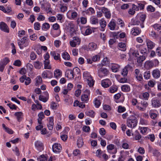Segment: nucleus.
<instances>
[{
  "instance_id": "obj_50",
  "label": "nucleus",
  "mask_w": 161,
  "mask_h": 161,
  "mask_svg": "<svg viewBox=\"0 0 161 161\" xmlns=\"http://www.w3.org/2000/svg\"><path fill=\"white\" fill-rule=\"evenodd\" d=\"M127 154L124 153L120 155V156L118 159V161H125L126 158Z\"/></svg>"
},
{
  "instance_id": "obj_61",
  "label": "nucleus",
  "mask_w": 161,
  "mask_h": 161,
  "mask_svg": "<svg viewBox=\"0 0 161 161\" xmlns=\"http://www.w3.org/2000/svg\"><path fill=\"white\" fill-rule=\"evenodd\" d=\"M140 123L142 125H147L148 124V122L147 120L141 118L140 119Z\"/></svg>"
},
{
  "instance_id": "obj_36",
  "label": "nucleus",
  "mask_w": 161,
  "mask_h": 161,
  "mask_svg": "<svg viewBox=\"0 0 161 161\" xmlns=\"http://www.w3.org/2000/svg\"><path fill=\"white\" fill-rule=\"evenodd\" d=\"M155 111H156V110H151L149 112L150 117L153 119L156 118L157 116V114L155 112Z\"/></svg>"
},
{
  "instance_id": "obj_60",
  "label": "nucleus",
  "mask_w": 161,
  "mask_h": 161,
  "mask_svg": "<svg viewBox=\"0 0 161 161\" xmlns=\"http://www.w3.org/2000/svg\"><path fill=\"white\" fill-rule=\"evenodd\" d=\"M50 72L49 70H45L43 72L42 74V76L43 78H47V73Z\"/></svg>"
},
{
  "instance_id": "obj_34",
  "label": "nucleus",
  "mask_w": 161,
  "mask_h": 161,
  "mask_svg": "<svg viewBox=\"0 0 161 161\" xmlns=\"http://www.w3.org/2000/svg\"><path fill=\"white\" fill-rule=\"evenodd\" d=\"M37 122L39 124H42V119L44 118V115L43 112L40 113L38 115Z\"/></svg>"
},
{
  "instance_id": "obj_20",
  "label": "nucleus",
  "mask_w": 161,
  "mask_h": 161,
  "mask_svg": "<svg viewBox=\"0 0 161 161\" xmlns=\"http://www.w3.org/2000/svg\"><path fill=\"white\" fill-rule=\"evenodd\" d=\"M53 117H50L48 118V124H47V127L49 130H51L53 129Z\"/></svg>"
},
{
  "instance_id": "obj_63",
  "label": "nucleus",
  "mask_w": 161,
  "mask_h": 161,
  "mask_svg": "<svg viewBox=\"0 0 161 161\" xmlns=\"http://www.w3.org/2000/svg\"><path fill=\"white\" fill-rule=\"evenodd\" d=\"M37 159L38 161H47V158L44 155H42Z\"/></svg>"
},
{
  "instance_id": "obj_16",
  "label": "nucleus",
  "mask_w": 161,
  "mask_h": 161,
  "mask_svg": "<svg viewBox=\"0 0 161 161\" xmlns=\"http://www.w3.org/2000/svg\"><path fill=\"white\" fill-rule=\"evenodd\" d=\"M160 70L158 69H153L152 72L153 77L155 79H158L160 77Z\"/></svg>"
},
{
  "instance_id": "obj_46",
  "label": "nucleus",
  "mask_w": 161,
  "mask_h": 161,
  "mask_svg": "<svg viewBox=\"0 0 161 161\" xmlns=\"http://www.w3.org/2000/svg\"><path fill=\"white\" fill-rule=\"evenodd\" d=\"M49 60H44V68L45 69H51V67L49 64Z\"/></svg>"
},
{
  "instance_id": "obj_18",
  "label": "nucleus",
  "mask_w": 161,
  "mask_h": 161,
  "mask_svg": "<svg viewBox=\"0 0 161 161\" xmlns=\"http://www.w3.org/2000/svg\"><path fill=\"white\" fill-rule=\"evenodd\" d=\"M65 76L70 79H73L74 77V71L72 69H68L65 73Z\"/></svg>"
},
{
  "instance_id": "obj_45",
  "label": "nucleus",
  "mask_w": 161,
  "mask_h": 161,
  "mask_svg": "<svg viewBox=\"0 0 161 161\" xmlns=\"http://www.w3.org/2000/svg\"><path fill=\"white\" fill-rule=\"evenodd\" d=\"M14 115L17 117L18 121L19 122L21 120V117L23 116V113L21 112H17L14 114Z\"/></svg>"
},
{
  "instance_id": "obj_5",
  "label": "nucleus",
  "mask_w": 161,
  "mask_h": 161,
  "mask_svg": "<svg viewBox=\"0 0 161 161\" xmlns=\"http://www.w3.org/2000/svg\"><path fill=\"white\" fill-rule=\"evenodd\" d=\"M53 27L54 30L58 31L57 32L55 31L53 32V36L56 37L58 36L61 33L60 30H59L60 27L59 25L57 23H55L53 25Z\"/></svg>"
},
{
  "instance_id": "obj_7",
  "label": "nucleus",
  "mask_w": 161,
  "mask_h": 161,
  "mask_svg": "<svg viewBox=\"0 0 161 161\" xmlns=\"http://www.w3.org/2000/svg\"><path fill=\"white\" fill-rule=\"evenodd\" d=\"M81 42V39L78 37H74L73 40L69 42L70 46L72 47H75L77 45H80Z\"/></svg>"
},
{
  "instance_id": "obj_23",
  "label": "nucleus",
  "mask_w": 161,
  "mask_h": 161,
  "mask_svg": "<svg viewBox=\"0 0 161 161\" xmlns=\"http://www.w3.org/2000/svg\"><path fill=\"white\" fill-rule=\"evenodd\" d=\"M141 30L137 27H135L131 29V33L134 36H136L141 33Z\"/></svg>"
},
{
  "instance_id": "obj_54",
  "label": "nucleus",
  "mask_w": 161,
  "mask_h": 161,
  "mask_svg": "<svg viewBox=\"0 0 161 161\" xmlns=\"http://www.w3.org/2000/svg\"><path fill=\"white\" fill-rule=\"evenodd\" d=\"M94 103L96 107L98 108L100 105L101 103L99 100H98L97 98H95L94 101Z\"/></svg>"
},
{
  "instance_id": "obj_6",
  "label": "nucleus",
  "mask_w": 161,
  "mask_h": 161,
  "mask_svg": "<svg viewBox=\"0 0 161 161\" xmlns=\"http://www.w3.org/2000/svg\"><path fill=\"white\" fill-rule=\"evenodd\" d=\"M85 93L81 95V99L82 101L84 103H87L88 102L89 98L88 97L90 94V91L89 90H86L85 92Z\"/></svg>"
},
{
  "instance_id": "obj_27",
  "label": "nucleus",
  "mask_w": 161,
  "mask_h": 161,
  "mask_svg": "<svg viewBox=\"0 0 161 161\" xmlns=\"http://www.w3.org/2000/svg\"><path fill=\"white\" fill-rule=\"evenodd\" d=\"M97 48V45L96 44L93 42L90 43L88 45L89 50L93 51L95 50Z\"/></svg>"
},
{
  "instance_id": "obj_1",
  "label": "nucleus",
  "mask_w": 161,
  "mask_h": 161,
  "mask_svg": "<svg viewBox=\"0 0 161 161\" xmlns=\"http://www.w3.org/2000/svg\"><path fill=\"white\" fill-rule=\"evenodd\" d=\"M83 76L86 80V82L88 85L90 87H92L94 85L95 80H94L90 75V73L87 71H85L83 73Z\"/></svg>"
},
{
  "instance_id": "obj_21",
  "label": "nucleus",
  "mask_w": 161,
  "mask_h": 161,
  "mask_svg": "<svg viewBox=\"0 0 161 161\" xmlns=\"http://www.w3.org/2000/svg\"><path fill=\"white\" fill-rule=\"evenodd\" d=\"M99 24L101 26V31H104L107 25L106 22L105 20L104 19L102 18L99 21Z\"/></svg>"
},
{
  "instance_id": "obj_14",
  "label": "nucleus",
  "mask_w": 161,
  "mask_h": 161,
  "mask_svg": "<svg viewBox=\"0 0 161 161\" xmlns=\"http://www.w3.org/2000/svg\"><path fill=\"white\" fill-rule=\"evenodd\" d=\"M111 84V82L108 79H106L103 80L101 81L102 86L104 88L108 87Z\"/></svg>"
},
{
  "instance_id": "obj_56",
  "label": "nucleus",
  "mask_w": 161,
  "mask_h": 161,
  "mask_svg": "<svg viewBox=\"0 0 161 161\" xmlns=\"http://www.w3.org/2000/svg\"><path fill=\"white\" fill-rule=\"evenodd\" d=\"M150 76V71H147L144 73V77L145 79L147 80L149 79Z\"/></svg>"
},
{
  "instance_id": "obj_39",
  "label": "nucleus",
  "mask_w": 161,
  "mask_h": 161,
  "mask_svg": "<svg viewBox=\"0 0 161 161\" xmlns=\"http://www.w3.org/2000/svg\"><path fill=\"white\" fill-rule=\"evenodd\" d=\"M62 58L66 60H68L70 58L69 54L66 52H64L62 54Z\"/></svg>"
},
{
  "instance_id": "obj_62",
  "label": "nucleus",
  "mask_w": 161,
  "mask_h": 161,
  "mask_svg": "<svg viewBox=\"0 0 161 161\" xmlns=\"http://www.w3.org/2000/svg\"><path fill=\"white\" fill-rule=\"evenodd\" d=\"M138 19H137L136 18V19L135 20H132V23L133 25H138L139 24L140 25L141 23L138 20Z\"/></svg>"
},
{
  "instance_id": "obj_4",
  "label": "nucleus",
  "mask_w": 161,
  "mask_h": 161,
  "mask_svg": "<svg viewBox=\"0 0 161 161\" xmlns=\"http://www.w3.org/2000/svg\"><path fill=\"white\" fill-rule=\"evenodd\" d=\"M137 121L135 119L128 118L126 121L127 125L131 128H134L137 125Z\"/></svg>"
},
{
  "instance_id": "obj_12",
  "label": "nucleus",
  "mask_w": 161,
  "mask_h": 161,
  "mask_svg": "<svg viewBox=\"0 0 161 161\" xmlns=\"http://www.w3.org/2000/svg\"><path fill=\"white\" fill-rule=\"evenodd\" d=\"M62 147L61 145L58 143H55L52 146L53 151L56 153H60Z\"/></svg>"
},
{
  "instance_id": "obj_8",
  "label": "nucleus",
  "mask_w": 161,
  "mask_h": 161,
  "mask_svg": "<svg viewBox=\"0 0 161 161\" xmlns=\"http://www.w3.org/2000/svg\"><path fill=\"white\" fill-rule=\"evenodd\" d=\"M74 27L75 25L72 22H70L68 23L67 29L68 30V32H69V34H70L71 36L73 35L75 32Z\"/></svg>"
},
{
  "instance_id": "obj_40",
  "label": "nucleus",
  "mask_w": 161,
  "mask_h": 161,
  "mask_svg": "<svg viewBox=\"0 0 161 161\" xmlns=\"http://www.w3.org/2000/svg\"><path fill=\"white\" fill-rule=\"evenodd\" d=\"M121 89L123 91L127 92L130 91V87L128 85H125L122 86Z\"/></svg>"
},
{
  "instance_id": "obj_43",
  "label": "nucleus",
  "mask_w": 161,
  "mask_h": 161,
  "mask_svg": "<svg viewBox=\"0 0 161 161\" xmlns=\"http://www.w3.org/2000/svg\"><path fill=\"white\" fill-rule=\"evenodd\" d=\"M90 22L92 24H98V20L97 18L92 17L90 19Z\"/></svg>"
},
{
  "instance_id": "obj_47",
  "label": "nucleus",
  "mask_w": 161,
  "mask_h": 161,
  "mask_svg": "<svg viewBox=\"0 0 161 161\" xmlns=\"http://www.w3.org/2000/svg\"><path fill=\"white\" fill-rule=\"evenodd\" d=\"M118 90V87L116 86H112L108 89L109 91L111 93H114Z\"/></svg>"
},
{
  "instance_id": "obj_58",
  "label": "nucleus",
  "mask_w": 161,
  "mask_h": 161,
  "mask_svg": "<svg viewBox=\"0 0 161 161\" xmlns=\"http://www.w3.org/2000/svg\"><path fill=\"white\" fill-rule=\"evenodd\" d=\"M41 25L39 23L36 22L34 24V28L35 30H38L40 29Z\"/></svg>"
},
{
  "instance_id": "obj_10",
  "label": "nucleus",
  "mask_w": 161,
  "mask_h": 161,
  "mask_svg": "<svg viewBox=\"0 0 161 161\" xmlns=\"http://www.w3.org/2000/svg\"><path fill=\"white\" fill-rule=\"evenodd\" d=\"M136 18L137 19H139L142 21V22H141L140 24V26L142 28H144V26L143 22L146 19V15L145 14H138Z\"/></svg>"
},
{
  "instance_id": "obj_44",
  "label": "nucleus",
  "mask_w": 161,
  "mask_h": 161,
  "mask_svg": "<svg viewBox=\"0 0 161 161\" xmlns=\"http://www.w3.org/2000/svg\"><path fill=\"white\" fill-rule=\"evenodd\" d=\"M85 113L86 115L89 116L92 118L94 117L95 115L94 111L91 110L87 111Z\"/></svg>"
},
{
  "instance_id": "obj_3",
  "label": "nucleus",
  "mask_w": 161,
  "mask_h": 161,
  "mask_svg": "<svg viewBox=\"0 0 161 161\" xmlns=\"http://www.w3.org/2000/svg\"><path fill=\"white\" fill-rule=\"evenodd\" d=\"M18 44L20 49H22L24 47H26L28 45L27 37L24 36L20 40H19Z\"/></svg>"
},
{
  "instance_id": "obj_22",
  "label": "nucleus",
  "mask_w": 161,
  "mask_h": 161,
  "mask_svg": "<svg viewBox=\"0 0 161 161\" xmlns=\"http://www.w3.org/2000/svg\"><path fill=\"white\" fill-rule=\"evenodd\" d=\"M35 146L39 151H41L43 149V144L40 141H36L35 143Z\"/></svg>"
},
{
  "instance_id": "obj_35",
  "label": "nucleus",
  "mask_w": 161,
  "mask_h": 161,
  "mask_svg": "<svg viewBox=\"0 0 161 161\" xmlns=\"http://www.w3.org/2000/svg\"><path fill=\"white\" fill-rule=\"evenodd\" d=\"M119 49L122 51H125L126 49L125 44L123 42H120L118 44Z\"/></svg>"
},
{
  "instance_id": "obj_31",
  "label": "nucleus",
  "mask_w": 161,
  "mask_h": 161,
  "mask_svg": "<svg viewBox=\"0 0 161 161\" xmlns=\"http://www.w3.org/2000/svg\"><path fill=\"white\" fill-rule=\"evenodd\" d=\"M82 30L85 31V34L86 35H88L92 33V28L88 26L87 27H84L82 28Z\"/></svg>"
},
{
  "instance_id": "obj_19",
  "label": "nucleus",
  "mask_w": 161,
  "mask_h": 161,
  "mask_svg": "<svg viewBox=\"0 0 161 161\" xmlns=\"http://www.w3.org/2000/svg\"><path fill=\"white\" fill-rule=\"evenodd\" d=\"M0 29L5 32L7 33L9 32V30L7 25L3 22H1L0 23Z\"/></svg>"
},
{
  "instance_id": "obj_29",
  "label": "nucleus",
  "mask_w": 161,
  "mask_h": 161,
  "mask_svg": "<svg viewBox=\"0 0 161 161\" xmlns=\"http://www.w3.org/2000/svg\"><path fill=\"white\" fill-rule=\"evenodd\" d=\"M107 149L108 150L111 151L114 150L113 153L115 154L117 152V149L113 144H110L107 146Z\"/></svg>"
},
{
  "instance_id": "obj_41",
  "label": "nucleus",
  "mask_w": 161,
  "mask_h": 161,
  "mask_svg": "<svg viewBox=\"0 0 161 161\" xmlns=\"http://www.w3.org/2000/svg\"><path fill=\"white\" fill-rule=\"evenodd\" d=\"M140 53L143 54V55H145L147 54V48L145 47L141 46L140 48Z\"/></svg>"
},
{
  "instance_id": "obj_11",
  "label": "nucleus",
  "mask_w": 161,
  "mask_h": 161,
  "mask_svg": "<svg viewBox=\"0 0 161 161\" xmlns=\"http://www.w3.org/2000/svg\"><path fill=\"white\" fill-rule=\"evenodd\" d=\"M77 13L72 10H69L67 13V17L70 19H74L77 17Z\"/></svg>"
},
{
  "instance_id": "obj_64",
  "label": "nucleus",
  "mask_w": 161,
  "mask_h": 161,
  "mask_svg": "<svg viewBox=\"0 0 161 161\" xmlns=\"http://www.w3.org/2000/svg\"><path fill=\"white\" fill-rule=\"evenodd\" d=\"M155 8L152 5H149L147 7V10L148 11L153 12L155 10Z\"/></svg>"
},
{
  "instance_id": "obj_2",
  "label": "nucleus",
  "mask_w": 161,
  "mask_h": 161,
  "mask_svg": "<svg viewBox=\"0 0 161 161\" xmlns=\"http://www.w3.org/2000/svg\"><path fill=\"white\" fill-rule=\"evenodd\" d=\"M109 74V71L106 68H100L98 70L97 75L100 78L107 76Z\"/></svg>"
},
{
  "instance_id": "obj_55",
  "label": "nucleus",
  "mask_w": 161,
  "mask_h": 161,
  "mask_svg": "<svg viewBox=\"0 0 161 161\" xmlns=\"http://www.w3.org/2000/svg\"><path fill=\"white\" fill-rule=\"evenodd\" d=\"M126 110L125 107L122 106H119L118 107V112L119 113H121L124 112Z\"/></svg>"
},
{
  "instance_id": "obj_9",
  "label": "nucleus",
  "mask_w": 161,
  "mask_h": 161,
  "mask_svg": "<svg viewBox=\"0 0 161 161\" xmlns=\"http://www.w3.org/2000/svg\"><path fill=\"white\" fill-rule=\"evenodd\" d=\"M9 62L8 58L6 57L0 62V71L3 72L5 66Z\"/></svg>"
},
{
  "instance_id": "obj_57",
  "label": "nucleus",
  "mask_w": 161,
  "mask_h": 161,
  "mask_svg": "<svg viewBox=\"0 0 161 161\" xmlns=\"http://www.w3.org/2000/svg\"><path fill=\"white\" fill-rule=\"evenodd\" d=\"M63 15L61 14H58L57 15V19L59 21V22L62 23L63 22Z\"/></svg>"
},
{
  "instance_id": "obj_15",
  "label": "nucleus",
  "mask_w": 161,
  "mask_h": 161,
  "mask_svg": "<svg viewBox=\"0 0 161 161\" xmlns=\"http://www.w3.org/2000/svg\"><path fill=\"white\" fill-rule=\"evenodd\" d=\"M135 76L136 79L139 81H142L143 80L142 75L139 69H136L135 70Z\"/></svg>"
},
{
  "instance_id": "obj_24",
  "label": "nucleus",
  "mask_w": 161,
  "mask_h": 161,
  "mask_svg": "<svg viewBox=\"0 0 161 161\" xmlns=\"http://www.w3.org/2000/svg\"><path fill=\"white\" fill-rule=\"evenodd\" d=\"M145 68L148 69H149L153 67V64L151 61H147L144 64Z\"/></svg>"
},
{
  "instance_id": "obj_33",
  "label": "nucleus",
  "mask_w": 161,
  "mask_h": 161,
  "mask_svg": "<svg viewBox=\"0 0 161 161\" xmlns=\"http://www.w3.org/2000/svg\"><path fill=\"white\" fill-rule=\"evenodd\" d=\"M2 127L3 129L8 133L10 134H12L13 133V131L12 129L6 126L4 124H2Z\"/></svg>"
},
{
  "instance_id": "obj_42",
  "label": "nucleus",
  "mask_w": 161,
  "mask_h": 161,
  "mask_svg": "<svg viewBox=\"0 0 161 161\" xmlns=\"http://www.w3.org/2000/svg\"><path fill=\"white\" fill-rule=\"evenodd\" d=\"M62 72L59 69H57L54 72V76L56 78H58L61 76Z\"/></svg>"
},
{
  "instance_id": "obj_26",
  "label": "nucleus",
  "mask_w": 161,
  "mask_h": 161,
  "mask_svg": "<svg viewBox=\"0 0 161 161\" xmlns=\"http://www.w3.org/2000/svg\"><path fill=\"white\" fill-rule=\"evenodd\" d=\"M108 26L110 30H114L116 28V23L114 19H112L109 23Z\"/></svg>"
},
{
  "instance_id": "obj_49",
  "label": "nucleus",
  "mask_w": 161,
  "mask_h": 161,
  "mask_svg": "<svg viewBox=\"0 0 161 161\" xmlns=\"http://www.w3.org/2000/svg\"><path fill=\"white\" fill-rule=\"evenodd\" d=\"M50 27L49 24L47 23L43 24L42 26V29L43 30H46L48 29Z\"/></svg>"
},
{
  "instance_id": "obj_17",
  "label": "nucleus",
  "mask_w": 161,
  "mask_h": 161,
  "mask_svg": "<svg viewBox=\"0 0 161 161\" xmlns=\"http://www.w3.org/2000/svg\"><path fill=\"white\" fill-rule=\"evenodd\" d=\"M102 12L104 14L105 17L108 19H110L111 16V14L110 11L107 8L103 7L101 9Z\"/></svg>"
},
{
  "instance_id": "obj_52",
  "label": "nucleus",
  "mask_w": 161,
  "mask_h": 161,
  "mask_svg": "<svg viewBox=\"0 0 161 161\" xmlns=\"http://www.w3.org/2000/svg\"><path fill=\"white\" fill-rule=\"evenodd\" d=\"M39 99L40 100L45 103L48 100L49 98L47 97H45L43 95H40L39 96Z\"/></svg>"
},
{
  "instance_id": "obj_38",
  "label": "nucleus",
  "mask_w": 161,
  "mask_h": 161,
  "mask_svg": "<svg viewBox=\"0 0 161 161\" xmlns=\"http://www.w3.org/2000/svg\"><path fill=\"white\" fill-rule=\"evenodd\" d=\"M33 65L36 69H40L41 68L42 65V64L39 61H37L34 62L33 63Z\"/></svg>"
},
{
  "instance_id": "obj_25",
  "label": "nucleus",
  "mask_w": 161,
  "mask_h": 161,
  "mask_svg": "<svg viewBox=\"0 0 161 161\" xmlns=\"http://www.w3.org/2000/svg\"><path fill=\"white\" fill-rule=\"evenodd\" d=\"M146 43L147 48L149 49H153L155 46V44L149 39L146 40Z\"/></svg>"
},
{
  "instance_id": "obj_30",
  "label": "nucleus",
  "mask_w": 161,
  "mask_h": 161,
  "mask_svg": "<svg viewBox=\"0 0 161 161\" xmlns=\"http://www.w3.org/2000/svg\"><path fill=\"white\" fill-rule=\"evenodd\" d=\"M120 68V66L117 64H113L111 66V69L113 72H118Z\"/></svg>"
},
{
  "instance_id": "obj_51",
  "label": "nucleus",
  "mask_w": 161,
  "mask_h": 161,
  "mask_svg": "<svg viewBox=\"0 0 161 161\" xmlns=\"http://www.w3.org/2000/svg\"><path fill=\"white\" fill-rule=\"evenodd\" d=\"M153 28L158 31H161V25H160L156 24L153 25Z\"/></svg>"
},
{
  "instance_id": "obj_53",
  "label": "nucleus",
  "mask_w": 161,
  "mask_h": 161,
  "mask_svg": "<svg viewBox=\"0 0 161 161\" xmlns=\"http://www.w3.org/2000/svg\"><path fill=\"white\" fill-rule=\"evenodd\" d=\"M37 56L34 52L32 51L30 54V59L33 60H35L37 58Z\"/></svg>"
},
{
  "instance_id": "obj_13",
  "label": "nucleus",
  "mask_w": 161,
  "mask_h": 161,
  "mask_svg": "<svg viewBox=\"0 0 161 161\" xmlns=\"http://www.w3.org/2000/svg\"><path fill=\"white\" fill-rule=\"evenodd\" d=\"M151 103L152 107L154 108H159L161 105L160 101L154 98L152 99Z\"/></svg>"
},
{
  "instance_id": "obj_28",
  "label": "nucleus",
  "mask_w": 161,
  "mask_h": 161,
  "mask_svg": "<svg viewBox=\"0 0 161 161\" xmlns=\"http://www.w3.org/2000/svg\"><path fill=\"white\" fill-rule=\"evenodd\" d=\"M146 56L144 55L140 56L136 58V62L138 64H142V62L146 59Z\"/></svg>"
},
{
  "instance_id": "obj_48",
  "label": "nucleus",
  "mask_w": 161,
  "mask_h": 161,
  "mask_svg": "<svg viewBox=\"0 0 161 161\" xmlns=\"http://www.w3.org/2000/svg\"><path fill=\"white\" fill-rule=\"evenodd\" d=\"M59 6V8L61 12L64 13L67 10V7L66 6L62 4H60Z\"/></svg>"
},
{
  "instance_id": "obj_32",
  "label": "nucleus",
  "mask_w": 161,
  "mask_h": 161,
  "mask_svg": "<svg viewBox=\"0 0 161 161\" xmlns=\"http://www.w3.org/2000/svg\"><path fill=\"white\" fill-rule=\"evenodd\" d=\"M130 65L129 64H128L126 66H125L124 68L123 69L121 72V74L123 76H125L127 75L128 73V69L129 68H130Z\"/></svg>"
},
{
  "instance_id": "obj_37",
  "label": "nucleus",
  "mask_w": 161,
  "mask_h": 161,
  "mask_svg": "<svg viewBox=\"0 0 161 161\" xmlns=\"http://www.w3.org/2000/svg\"><path fill=\"white\" fill-rule=\"evenodd\" d=\"M36 82L35 85L36 86H39L42 83V79L40 76H38L35 79Z\"/></svg>"
},
{
  "instance_id": "obj_59",
  "label": "nucleus",
  "mask_w": 161,
  "mask_h": 161,
  "mask_svg": "<svg viewBox=\"0 0 161 161\" xmlns=\"http://www.w3.org/2000/svg\"><path fill=\"white\" fill-rule=\"evenodd\" d=\"M106 0H95V2L97 4L103 5L105 2Z\"/></svg>"
}]
</instances>
